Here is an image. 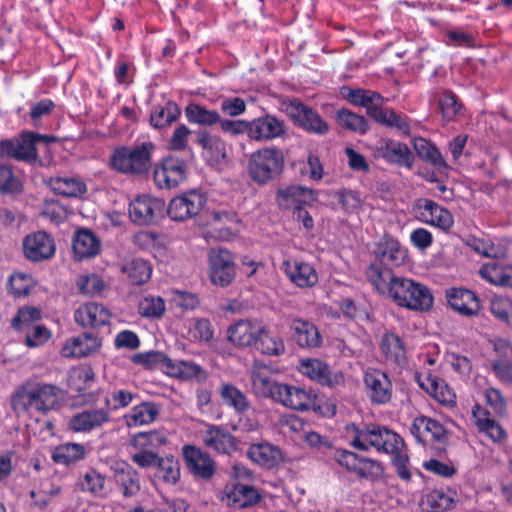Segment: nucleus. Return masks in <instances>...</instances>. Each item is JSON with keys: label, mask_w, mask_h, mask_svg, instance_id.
<instances>
[{"label": "nucleus", "mask_w": 512, "mask_h": 512, "mask_svg": "<svg viewBox=\"0 0 512 512\" xmlns=\"http://www.w3.org/2000/svg\"><path fill=\"white\" fill-rule=\"evenodd\" d=\"M59 393L60 389L53 384L28 379L12 394L11 406L15 412L35 409L46 414L58 405Z\"/></svg>", "instance_id": "1"}, {"label": "nucleus", "mask_w": 512, "mask_h": 512, "mask_svg": "<svg viewBox=\"0 0 512 512\" xmlns=\"http://www.w3.org/2000/svg\"><path fill=\"white\" fill-rule=\"evenodd\" d=\"M154 150L155 145L150 141L115 147L109 158L110 167L125 175L146 176L153 165Z\"/></svg>", "instance_id": "2"}, {"label": "nucleus", "mask_w": 512, "mask_h": 512, "mask_svg": "<svg viewBox=\"0 0 512 512\" xmlns=\"http://www.w3.org/2000/svg\"><path fill=\"white\" fill-rule=\"evenodd\" d=\"M351 429L355 435L350 445L361 451L375 448L378 452L396 454L404 446L402 438L397 433L377 424H368L363 428L351 425Z\"/></svg>", "instance_id": "3"}, {"label": "nucleus", "mask_w": 512, "mask_h": 512, "mask_svg": "<svg viewBox=\"0 0 512 512\" xmlns=\"http://www.w3.org/2000/svg\"><path fill=\"white\" fill-rule=\"evenodd\" d=\"M285 157L277 147H265L253 152L247 165L249 177L258 184L276 179L283 171Z\"/></svg>", "instance_id": "4"}, {"label": "nucleus", "mask_w": 512, "mask_h": 512, "mask_svg": "<svg viewBox=\"0 0 512 512\" xmlns=\"http://www.w3.org/2000/svg\"><path fill=\"white\" fill-rule=\"evenodd\" d=\"M390 297L397 305L415 311H428L434 300L428 287L404 277L391 287Z\"/></svg>", "instance_id": "5"}, {"label": "nucleus", "mask_w": 512, "mask_h": 512, "mask_svg": "<svg viewBox=\"0 0 512 512\" xmlns=\"http://www.w3.org/2000/svg\"><path fill=\"white\" fill-rule=\"evenodd\" d=\"M53 140L54 137L25 131L19 138L0 141V157H11L20 161L34 162L38 157L36 144Z\"/></svg>", "instance_id": "6"}, {"label": "nucleus", "mask_w": 512, "mask_h": 512, "mask_svg": "<svg viewBox=\"0 0 512 512\" xmlns=\"http://www.w3.org/2000/svg\"><path fill=\"white\" fill-rule=\"evenodd\" d=\"M209 277L214 285L229 286L236 275V265L231 252L225 248H212L208 254Z\"/></svg>", "instance_id": "7"}, {"label": "nucleus", "mask_w": 512, "mask_h": 512, "mask_svg": "<svg viewBox=\"0 0 512 512\" xmlns=\"http://www.w3.org/2000/svg\"><path fill=\"white\" fill-rule=\"evenodd\" d=\"M285 111L296 124L310 133L324 135L329 131L328 123L318 113L296 99L285 104Z\"/></svg>", "instance_id": "8"}, {"label": "nucleus", "mask_w": 512, "mask_h": 512, "mask_svg": "<svg viewBox=\"0 0 512 512\" xmlns=\"http://www.w3.org/2000/svg\"><path fill=\"white\" fill-rule=\"evenodd\" d=\"M205 197L197 192L190 191L173 198L168 206L167 214L175 221H184L196 216L204 207Z\"/></svg>", "instance_id": "9"}, {"label": "nucleus", "mask_w": 512, "mask_h": 512, "mask_svg": "<svg viewBox=\"0 0 512 512\" xmlns=\"http://www.w3.org/2000/svg\"><path fill=\"white\" fill-rule=\"evenodd\" d=\"M183 456L188 470L196 478L210 480L216 473V463L209 453L187 445L183 447Z\"/></svg>", "instance_id": "10"}, {"label": "nucleus", "mask_w": 512, "mask_h": 512, "mask_svg": "<svg viewBox=\"0 0 512 512\" xmlns=\"http://www.w3.org/2000/svg\"><path fill=\"white\" fill-rule=\"evenodd\" d=\"M23 251L27 259L40 262L52 258L56 251L53 237L45 231L27 235L23 240Z\"/></svg>", "instance_id": "11"}, {"label": "nucleus", "mask_w": 512, "mask_h": 512, "mask_svg": "<svg viewBox=\"0 0 512 512\" xmlns=\"http://www.w3.org/2000/svg\"><path fill=\"white\" fill-rule=\"evenodd\" d=\"M201 439L204 446L215 453L230 455L237 450V439L225 428L206 424V430L202 432Z\"/></svg>", "instance_id": "12"}, {"label": "nucleus", "mask_w": 512, "mask_h": 512, "mask_svg": "<svg viewBox=\"0 0 512 512\" xmlns=\"http://www.w3.org/2000/svg\"><path fill=\"white\" fill-rule=\"evenodd\" d=\"M153 178L155 184L161 189L176 187L186 178V164L181 159L166 158L161 166L154 169Z\"/></svg>", "instance_id": "13"}, {"label": "nucleus", "mask_w": 512, "mask_h": 512, "mask_svg": "<svg viewBox=\"0 0 512 512\" xmlns=\"http://www.w3.org/2000/svg\"><path fill=\"white\" fill-rule=\"evenodd\" d=\"M315 400L316 395L312 391L298 386L282 384L274 401L293 410L307 411L314 408Z\"/></svg>", "instance_id": "14"}, {"label": "nucleus", "mask_w": 512, "mask_h": 512, "mask_svg": "<svg viewBox=\"0 0 512 512\" xmlns=\"http://www.w3.org/2000/svg\"><path fill=\"white\" fill-rule=\"evenodd\" d=\"M300 371L311 380L330 388L341 385L344 382L342 372L332 371L326 363L318 359L302 360Z\"/></svg>", "instance_id": "15"}, {"label": "nucleus", "mask_w": 512, "mask_h": 512, "mask_svg": "<svg viewBox=\"0 0 512 512\" xmlns=\"http://www.w3.org/2000/svg\"><path fill=\"white\" fill-rule=\"evenodd\" d=\"M410 431L416 440L423 444L429 442L444 444L448 439L445 428L438 421L426 416L415 418Z\"/></svg>", "instance_id": "16"}, {"label": "nucleus", "mask_w": 512, "mask_h": 512, "mask_svg": "<svg viewBox=\"0 0 512 512\" xmlns=\"http://www.w3.org/2000/svg\"><path fill=\"white\" fill-rule=\"evenodd\" d=\"M250 376L254 394L274 401L282 383L273 378L271 369L266 365L254 364Z\"/></svg>", "instance_id": "17"}, {"label": "nucleus", "mask_w": 512, "mask_h": 512, "mask_svg": "<svg viewBox=\"0 0 512 512\" xmlns=\"http://www.w3.org/2000/svg\"><path fill=\"white\" fill-rule=\"evenodd\" d=\"M364 383L371 401L376 404H385L392 396V384L388 376L377 369L365 373Z\"/></svg>", "instance_id": "18"}, {"label": "nucleus", "mask_w": 512, "mask_h": 512, "mask_svg": "<svg viewBox=\"0 0 512 512\" xmlns=\"http://www.w3.org/2000/svg\"><path fill=\"white\" fill-rule=\"evenodd\" d=\"M163 202L150 196H139L129 205V216L134 223L148 225L163 209Z\"/></svg>", "instance_id": "19"}, {"label": "nucleus", "mask_w": 512, "mask_h": 512, "mask_svg": "<svg viewBox=\"0 0 512 512\" xmlns=\"http://www.w3.org/2000/svg\"><path fill=\"white\" fill-rule=\"evenodd\" d=\"M285 134V124L272 115L249 121L248 137L256 141H268Z\"/></svg>", "instance_id": "20"}, {"label": "nucleus", "mask_w": 512, "mask_h": 512, "mask_svg": "<svg viewBox=\"0 0 512 512\" xmlns=\"http://www.w3.org/2000/svg\"><path fill=\"white\" fill-rule=\"evenodd\" d=\"M379 157L386 161L397 164L401 167L411 169L414 164V156L409 147L401 142L385 140L379 143L376 148Z\"/></svg>", "instance_id": "21"}, {"label": "nucleus", "mask_w": 512, "mask_h": 512, "mask_svg": "<svg viewBox=\"0 0 512 512\" xmlns=\"http://www.w3.org/2000/svg\"><path fill=\"white\" fill-rule=\"evenodd\" d=\"M74 319L82 327L96 328L109 322L110 312L102 304L88 302L75 310Z\"/></svg>", "instance_id": "22"}, {"label": "nucleus", "mask_w": 512, "mask_h": 512, "mask_svg": "<svg viewBox=\"0 0 512 512\" xmlns=\"http://www.w3.org/2000/svg\"><path fill=\"white\" fill-rule=\"evenodd\" d=\"M100 347V340L96 334L85 332L79 336L68 339L62 347L64 357H86Z\"/></svg>", "instance_id": "23"}, {"label": "nucleus", "mask_w": 512, "mask_h": 512, "mask_svg": "<svg viewBox=\"0 0 512 512\" xmlns=\"http://www.w3.org/2000/svg\"><path fill=\"white\" fill-rule=\"evenodd\" d=\"M446 297L449 305L462 315L473 316L480 310V300L470 290L452 288L447 291Z\"/></svg>", "instance_id": "24"}, {"label": "nucleus", "mask_w": 512, "mask_h": 512, "mask_svg": "<svg viewBox=\"0 0 512 512\" xmlns=\"http://www.w3.org/2000/svg\"><path fill=\"white\" fill-rule=\"evenodd\" d=\"M314 200V191L299 185L280 189L276 196L280 208L293 211H295V206L310 204Z\"/></svg>", "instance_id": "25"}, {"label": "nucleus", "mask_w": 512, "mask_h": 512, "mask_svg": "<svg viewBox=\"0 0 512 512\" xmlns=\"http://www.w3.org/2000/svg\"><path fill=\"white\" fill-rule=\"evenodd\" d=\"M112 469L114 480L122 489L123 496L126 498L136 496L140 491L138 472L126 462H118Z\"/></svg>", "instance_id": "26"}, {"label": "nucleus", "mask_w": 512, "mask_h": 512, "mask_svg": "<svg viewBox=\"0 0 512 512\" xmlns=\"http://www.w3.org/2000/svg\"><path fill=\"white\" fill-rule=\"evenodd\" d=\"M247 456L256 464L269 469L278 466L284 459L280 448L268 442L250 445Z\"/></svg>", "instance_id": "27"}, {"label": "nucleus", "mask_w": 512, "mask_h": 512, "mask_svg": "<svg viewBox=\"0 0 512 512\" xmlns=\"http://www.w3.org/2000/svg\"><path fill=\"white\" fill-rule=\"evenodd\" d=\"M101 248L100 240L88 229H80L76 232L72 249L76 260L89 259L99 254Z\"/></svg>", "instance_id": "28"}, {"label": "nucleus", "mask_w": 512, "mask_h": 512, "mask_svg": "<svg viewBox=\"0 0 512 512\" xmlns=\"http://www.w3.org/2000/svg\"><path fill=\"white\" fill-rule=\"evenodd\" d=\"M110 420V414L105 409H88L74 415L69 421V427L76 432H88L101 427Z\"/></svg>", "instance_id": "29"}, {"label": "nucleus", "mask_w": 512, "mask_h": 512, "mask_svg": "<svg viewBox=\"0 0 512 512\" xmlns=\"http://www.w3.org/2000/svg\"><path fill=\"white\" fill-rule=\"evenodd\" d=\"M419 209L423 221L428 224L441 228L442 230L449 229L453 224L451 213L432 200L424 199L423 204L419 205Z\"/></svg>", "instance_id": "30"}, {"label": "nucleus", "mask_w": 512, "mask_h": 512, "mask_svg": "<svg viewBox=\"0 0 512 512\" xmlns=\"http://www.w3.org/2000/svg\"><path fill=\"white\" fill-rule=\"evenodd\" d=\"M262 499L259 491L251 486L237 483L227 492V505L235 508L252 507Z\"/></svg>", "instance_id": "31"}, {"label": "nucleus", "mask_w": 512, "mask_h": 512, "mask_svg": "<svg viewBox=\"0 0 512 512\" xmlns=\"http://www.w3.org/2000/svg\"><path fill=\"white\" fill-rule=\"evenodd\" d=\"M290 328L299 346L314 348L320 345L321 336L316 326L312 323L302 319H294Z\"/></svg>", "instance_id": "32"}, {"label": "nucleus", "mask_w": 512, "mask_h": 512, "mask_svg": "<svg viewBox=\"0 0 512 512\" xmlns=\"http://www.w3.org/2000/svg\"><path fill=\"white\" fill-rule=\"evenodd\" d=\"M377 255L381 264L400 265L406 257V250L403 249L397 239L384 235L379 242Z\"/></svg>", "instance_id": "33"}, {"label": "nucleus", "mask_w": 512, "mask_h": 512, "mask_svg": "<svg viewBox=\"0 0 512 512\" xmlns=\"http://www.w3.org/2000/svg\"><path fill=\"white\" fill-rule=\"evenodd\" d=\"M369 281L382 294L391 296V287L399 280L393 272L381 263L371 264L366 272Z\"/></svg>", "instance_id": "34"}, {"label": "nucleus", "mask_w": 512, "mask_h": 512, "mask_svg": "<svg viewBox=\"0 0 512 512\" xmlns=\"http://www.w3.org/2000/svg\"><path fill=\"white\" fill-rule=\"evenodd\" d=\"M380 348L387 362L399 366L406 363V350L398 335L393 333L384 334Z\"/></svg>", "instance_id": "35"}, {"label": "nucleus", "mask_w": 512, "mask_h": 512, "mask_svg": "<svg viewBox=\"0 0 512 512\" xmlns=\"http://www.w3.org/2000/svg\"><path fill=\"white\" fill-rule=\"evenodd\" d=\"M259 328L260 327L253 325L250 321L241 320L228 328L227 337L235 345L242 347L252 346Z\"/></svg>", "instance_id": "36"}, {"label": "nucleus", "mask_w": 512, "mask_h": 512, "mask_svg": "<svg viewBox=\"0 0 512 512\" xmlns=\"http://www.w3.org/2000/svg\"><path fill=\"white\" fill-rule=\"evenodd\" d=\"M284 265L290 280L299 287H311L318 280L314 268L307 263L285 262Z\"/></svg>", "instance_id": "37"}, {"label": "nucleus", "mask_w": 512, "mask_h": 512, "mask_svg": "<svg viewBox=\"0 0 512 512\" xmlns=\"http://www.w3.org/2000/svg\"><path fill=\"white\" fill-rule=\"evenodd\" d=\"M479 274L494 285L512 288V266L500 265L493 261L482 265Z\"/></svg>", "instance_id": "38"}, {"label": "nucleus", "mask_w": 512, "mask_h": 512, "mask_svg": "<svg viewBox=\"0 0 512 512\" xmlns=\"http://www.w3.org/2000/svg\"><path fill=\"white\" fill-rule=\"evenodd\" d=\"M159 414L158 406L153 402H142L134 406L129 414L124 416L128 427H136L152 423Z\"/></svg>", "instance_id": "39"}, {"label": "nucleus", "mask_w": 512, "mask_h": 512, "mask_svg": "<svg viewBox=\"0 0 512 512\" xmlns=\"http://www.w3.org/2000/svg\"><path fill=\"white\" fill-rule=\"evenodd\" d=\"M47 184L54 193L66 197H78L87 190L84 182L71 177H52Z\"/></svg>", "instance_id": "40"}, {"label": "nucleus", "mask_w": 512, "mask_h": 512, "mask_svg": "<svg viewBox=\"0 0 512 512\" xmlns=\"http://www.w3.org/2000/svg\"><path fill=\"white\" fill-rule=\"evenodd\" d=\"M168 439L161 430L139 432L129 439V445L137 450L156 451L166 445Z\"/></svg>", "instance_id": "41"}, {"label": "nucleus", "mask_w": 512, "mask_h": 512, "mask_svg": "<svg viewBox=\"0 0 512 512\" xmlns=\"http://www.w3.org/2000/svg\"><path fill=\"white\" fill-rule=\"evenodd\" d=\"M413 148L420 159L433 165L437 170L441 171L447 168V164L439 150L426 139L415 138L413 140Z\"/></svg>", "instance_id": "42"}, {"label": "nucleus", "mask_w": 512, "mask_h": 512, "mask_svg": "<svg viewBox=\"0 0 512 512\" xmlns=\"http://www.w3.org/2000/svg\"><path fill=\"white\" fill-rule=\"evenodd\" d=\"M195 141L212 159L218 160L226 157V146L219 136L206 130H200L196 133Z\"/></svg>", "instance_id": "43"}, {"label": "nucleus", "mask_w": 512, "mask_h": 512, "mask_svg": "<svg viewBox=\"0 0 512 512\" xmlns=\"http://www.w3.org/2000/svg\"><path fill=\"white\" fill-rule=\"evenodd\" d=\"M348 98L352 104L366 107L367 114L371 118L374 116V110H378L384 101L379 93L364 89L350 90Z\"/></svg>", "instance_id": "44"}, {"label": "nucleus", "mask_w": 512, "mask_h": 512, "mask_svg": "<svg viewBox=\"0 0 512 512\" xmlns=\"http://www.w3.org/2000/svg\"><path fill=\"white\" fill-rule=\"evenodd\" d=\"M181 114L176 103L168 101L164 106L158 105L150 115V123L155 128H164L175 122Z\"/></svg>", "instance_id": "45"}, {"label": "nucleus", "mask_w": 512, "mask_h": 512, "mask_svg": "<svg viewBox=\"0 0 512 512\" xmlns=\"http://www.w3.org/2000/svg\"><path fill=\"white\" fill-rule=\"evenodd\" d=\"M253 346L263 354L278 356L284 352L283 341L260 327Z\"/></svg>", "instance_id": "46"}, {"label": "nucleus", "mask_w": 512, "mask_h": 512, "mask_svg": "<svg viewBox=\"0 0 512 512\" xmlns=\"http://www.w3.org/2000/svg\"><path fill=\"white\" fill-rule=\"evenodd\" d=\"M454 499L443 490H432L428 492L423 501V510L426 512H444L453 506Z\"/></svg>", "instance_id": "47"}, {"label": "nucleus", "mask_w": 512, "mask_h": 512, "mask_svg": "<svg viewBox=\"0 0 512 512\" xmlns=\"http://www.w3.org/2000/svg\"><path fill=\"white\" fill-rule=\"evenodd\" d=\"M85 456L84 446L76 443L59 445L52 453V459L58 464L69 465L75 463Z\"/></svg>", "instance_id": "48"}, {"label": "nucleus", "mask_w": 512, "mask_h": 512, "mask_svg": "<svg viewBox=\"0 0 512 512\" xmlns=\"http://www.w3.org/2000/svg\"><path fill=\"white\" fill-rule=\"evenodd\" d=\"M122 271L127 274L132 284L141 285L147 282L151 276L149 263L141 258L132 259L126 262Z\"/></svg>", "instance_id": "49"}, {"label": "nucleus", "mask_w": 512, "mask_h": 512, "mask_svg": "<svg viewBox=\"0 0 512 512\" xmlns=\"http://www.w3.org/2000/svg\"><path fill=\"white\" fill-rule=\"evenodd\" d=\"M189 122L204 126H211L220 121V114L215 110H208L198 104H190L185 109Z\"/></svg>", "instance_id": "50"}, {"label": "nucleus", "mask_w": 512, "mask_h": 512, "mask_svg": "<svg viewBox=\"0 0 512 512\" xmlns=\"http://www.w3.org/2000/svg\"><path fill=\"white\" fill-rule=\"evenodd\" d=\"M223 401L237 412L242 413L249 409V401L245 394L231 384H223L220 388Z\"/></svg>", "instance_id": "51"}, {"label": "nucleus", "mask_w": 512, "mask_h": 512, "mask_svg": "<svg viewBox=\"0 0 512 512\" xmlns=\"http://www.w3.org/2000/svg\"><path fill=\"white\" fill-rule=\"evenodd\" d=\"M165 311V302L160 296H144L138 303V312L145 318L159 319Z\"/></svg>", "instance_id": "52"}, {"label": "nucleus", "mask_w": 512, "mask_h": 512, "mask_svg": "<svg viewBox=\"0 0 512 512\" xmlns=\"http://www.w3.org/2000/svg\"><path fill=\"white\" fill-rule=\"evenodd\" d=\"M428 382L429 384L426 391L440 404L453 405L455 403V393L444 380L437 377H430Z\"/></svg>", "instance_id": "53"}, {"label": "nucleus", "mask_w": 512, "mask_h": 512, "mask_svg": "<svg viewBox=\"0 0 512 512\" xmlns=\"http://www.w3.org/2000/svg\"><path fill=\"white\" fill-rule=\"evenodd\" d=\"M373 119L383 125L395 127L404 134L410 133L408 122L393 110L383 109L382 106L378 110H374Z\"/></svg>", "instance_id": "54"}, {"label": "nucleus", "mask_w": 512, "mask_h": 512, "mask_svg": "<svg viewBox=\"0 0 512 512\" xmlns=\"http://www.w3.org/2000/svg\"><path fill=\"white\" fill-rule=\"evenodd\" d=\"M337 120L341 127L359 133H365L368 129V123L366 119L346 109H340L337 111Z\"/></svg>", "instance_id": "55"}, {"label": "nucleus", "mask_w": 512, "mask_h": 512, "mask_svg": "<svg viewBox=\"0 0 512 512\" xmlns=\"http://www.w3.org/2000/svg\"><path fill=\"white\" fill-rule=\"evenodd\" d=\"M133 362L141 364L147 369H154L158 366H163L168 369L174 368L171 359L159 351H149L146 353L136 354L133 356Z\"/></svg>", "instance_id": "56"}, {"label": "nucleus", "mask_w": 512, "mask_h": 512, "mask_svg": "<svg viewBox=\"0 0 512 512\" xmlns=\"http://www.w3.org/2000/svg\"><path fill=\"white\" fill-rule=\"evenodd\" d=\"M41 310L36 307H25L19 309L12 319V327L16 330H27L33 326L35 321L40 320Z\"/></svg>", "instance_id": "57"}, {"label": "nucleus", "mask_w": 512, "mask_h": 512, "mask_svg": "<svg viewBox=\"0 0 512 512\" xmlns=\"http://www.w3.org/2000/svg\"><path fill=\"white\" fill-rule=\"evenodd\" d=\"M490 311L500 321L512 325V300L495 297L490 302Z\"/></svg>", "instance_id": "58"}, {"label": "nucleus", "mask_w": 512, "mask_h": 512, "mask_svg": "<svg viewBox=\"0 0 512 512\" xmlns=\"http://www.w3.org/2000/svg\"><path fill=\"white\" fill-rule=\"evenodd\" d=\"M104 281L97 274L82 275L77 279V288L80 293L93 296L104 289Z\"/></svg>", "instance_id": "59"}, {"label": "nucleus", "mask_w": 512, "mask_h": 512, "mask_svg": "<svg viewBox=\"0 0 512 512\" xmlns=\"http://www.w3.org/2000/svg\"><path fill=\"white\" fill-rule=\"evenodd\" d=\"M439 108L442 117L446 121L453 120L461 109V104L458 103L457 97L451 91H445L443 96L439 99Z\"/></svg>", "instance_id": "60"}, {"label": "nucleus", "mask_w": 512, "mask_h": 512, "mask_svg": "<svg viewBox=\"0 0 512 512\" xmlns=\"http://www.w3.org/2000/svg\"><path fill=\"white\" fill-rule=\"evenodd\" d=\"M157 469L162 473L164 481L176 483L180 477V467L178 461L173 457L159 458Z\"/></svg>", "instance_id": "61"}, {"label": "nucleus", "mask_w": 512, "mask_h": 512, "mask_svg": "<svg viewBox=\"0 0 512 512\" xmlns=\"http://www.w3.org/2000/svg\"><path fill=\"white\" fill-rule=\"evenodd\" d=\"M21 182L14 176L12 169L6 165H0V192L19 193L21 192Z\"/></svg>", "instance_id": "62"}, {"label": "nucleus", "mask_w": 512, "mask_h": 512, "mask_svg": "<svg viewBox=\"0 0 512 512\" xmlns=\"http://www.w3.org/2000/svg\"><path fill=\"white\" fill-rule=\"evenodd\" d=\"M8 287L15 297L27 296L31 291L32 281L24 274L15 273L10 276Z\"/></svg>", "instance_id": "63"}, {"label": "nucleus", "mask_w": 512, "mask_h": 512, "mask_svg": "<svg viewBox=\"0 0 512 512\" xmlns=\"http://www.w3.org/2000/svg\"><path fill=\"white\" fill-rule=\"evenodd\" d=\"M382 473L383 469L379 462L368 458H361L355 474L360 478L375 480L378 479Z\"/></svg>", "instance_id": "64"}]
</instances>
